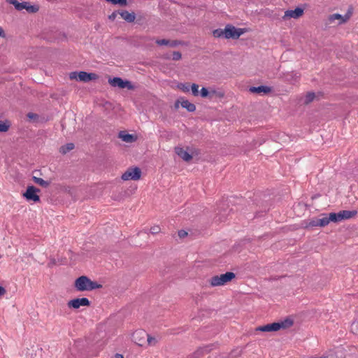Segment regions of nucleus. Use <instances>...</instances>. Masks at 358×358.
<instances>
[{
  "instance_id": "1",
  "label": "nucleus",
  "mask_w": 358,
  "mask_h": 358,
  "mask_svg": "<svg viewBox=\"0 0 358 358\" xmlns=\"http://www.w3.org/2000/svg\"><path fill=\"white\" fill-rule=\"evenodd\" d=\"M74 286L79 292L91 291L102 287L101 285L96 282L92 281L85 275H82L78 278L75 281Z\"/></svg>"
},
{
  "instance_id": "2",
  "label": "nucleus",
  "mask_w": 358,
  "mask_h": 358,
  "mask_svg": "<svg viewBox=\"0 0 358 358\" xmlns=\"http://www.w3.org/2000/svg\"><path fill=\"white\" fill-rule=\"evenodd\" d=\"M293 324V322L290 319H286L283 321H280L278 322H273L271 324H267L264 326H260L257 328V331L270 332V331H277L280 329H286L291 327Z\"/></svg>"
},
{
  "instance_id": "3",
  "label": "nucleus",
  "mask_w": 358,
  "mask_h": 358,
  "mask_svg": "<svg viewBox=\"0 0 358 358\" xmlns=\"http://www.w3.org/2000/svg\"><path fill=\"white\" fill-rule=\"evenodd\" d=\"M235 274L233 272H227L226 273L220 275L213 276L209 282L212 287L222 286L226 283L230 282L235 278Z\"/></svg>"
},
{
  "instance_id": "4",
  "label": "nucleus",
  "mask_w": 358,
  "mask_h": 358,
  "mask_svg": "<svg viewBox=\"0 0 358 358\" xmlns=\"http://www.w3.org/2000/svg\"><path fill=\"white\" fill-rule=\"evenodd\" d=\"M7 2L14 6L15 8L19 11L25 9L29 13H34L38 10V6L30 5L28 2H18L17 0H7Z\"/></svg>"
},
{
  "instance_id": "5",
  "label": "nucleus",
  "mask_w": 358,
  "mask_h": 358,
  "mask_svg": "<svg viewBox=\"0 0 358 358\" xmlns=\"http://www.w3.org/2000/svg\"><path fill=\"white\" fill-rule=\"evenodd\" d=\"M244 33V29L236 28L231 24H227L224 28L225 38L227 39H238Z\"/></svg>"
},
{
  "instance_id": "6",
  "label": "nucleus",
  "mask_w": 358,
  "mask_h": 358,
  "mask_svg": "<svg viewBox=\"0 0 358 358\" xmlns=\"http://www.w3.org/2000/svg\"><path fill=\"white\" fill-rule=\"evenodd\" d=\"M97 75L93 73H87L85 71H80L77 72H71L69 74V78L71 80H77L83 82H88L92 80H95L97 78Z\"/></svg>"
},
{
  "instance_id": "7",
  "label": "nucleus",
  "mask_w": 358,
  "mask_h": 358,
  "mask_svg": "<svg viewBox=\"0 0 358 358\" xmlns=\"http://www.w3.org/2000/svg\"><path fill=\"white\" fill-rule=\"evenodd\" d=\"M141 176V171L139 168H129L122 175V179L123 180H137L140 179Z\"/></svg>"
},
{
  "instance_id": "8",
  "label": "nucleus",
  "mask_w": 358,
  "mask_h": 358,
  "mask_svg": "<svg viewBox=\"0 0 358 358\" xmlns=\"http://www.w3.org/2000/svg\"><path fill=\"white\" fill-rule=\"evenodd\" d=\"M148 334L142 329L136 330L132 335L133 341L139 346H143L145 343Z\"/></svg>"
},
{
  "instance_id": "9",
  "label": "nucleus",
  "mask_w": 358,
  "mask_h": 358,
  "mask_svg": "<svg viewBox=\"0 0 358 358\" xmlns=\"http://www.w3.org/2000/svg\"><path fill=\"white\" fill-rule=\"evenodd\" d=\"M110 85L113 87H118L120 89L128 88L131 89L132 86L131 83L128 80H123L121 78L115 77L110 78L108 80Z\"/></svg>"
},
{
  "instance_id": "10",
  "label": "nucleus",
  "mask_w": 358,
  "mask_h": 358,
  "mask_svg": "<svg viewBox=\"0 0 358 358\" xmlns=\"http://www.w3.org/2000/svg\"><path fill=\"white\" fill-rule=\"evenodd\" d=\"M39 192V189L36 188L34 186H29L26 190V192L23 194V196L28 201H33L34 202H37L40 201V197L37 195V192Z\"/></svg>"
},
{
  "instance_id": "11",
  "label": "nucleus",
  "mask_w": 358,
  "mask_h": 358,
  "mask_svg": "<svg viewBox=\"0 0 358 358\" xmlns=\"http://www.w3.org/2000/svg\"><path fill=\"white\" fill-rule=\"evenodd\" d=\"M67 305L69 308L78 309L80 306H89L90 305V302L87 298H77L70 300Z\"/></svg>"
},
{
  "instance_id": "12",
  "label": "nucleus",
  "mask_w": 358,
  "mask_h": 358,
  "mask_svg": "<svg viewBox=\"0 0 358 358\" xmlns=\"http://www.w3.org/2000/svg\"><path fill=\"white\" fill-rule=\"evenodd\" d=\"M303 14V9L299 7L296 8L294 10H287L285 12L283 19L294 18L297 19Z\"/></svg>"
},
{
  "instance_id": "13",
  "label": "nucleus",
  "mask_w": 358,
  "mask_h": 358,
  "mask_svg": "<svg viewBox=\"0 0 358 358\" xmlns=\"http://www.w3.org/2000/svg\"><path fill=\"white\" fill-rule=\"evenodd\" d=\"M350 17V13H347L345 15H341L338 13H335L333 15H329V21L330 23L334 22L336 20H339L340 22H338L339 24L345 23L347 22Z\"/></svg>"
},
{
  "instance_id": "14",
  "label": "nucleus",
  "mask_w": 358,
  "mask_h": 358,
  "mask_svg": "<svg viewBox=\"0 0 358 358\" xmlns=\"http://www.w3.org/2000/svg\"><path fill=\"white\" fill-rule=\"evenodd\" d=\"M212 346H213V345L199 348L194 353L189 355L188 356V358H199L201 355H203L204 353L209 352L212 350Z\"/></svg>"
},
{
  "instance_id": "15",
  "label": "nucleus",
  "mask_w": 358,
  "mask_h": 358,
  "mask_svg": "<svg viewBox=\"0 0 358 358\" xmlns=\"http://www.w3.org/2000/svg\"><path fill=\"white\" fill-rule=\"evenodd\" d=\"M212 346H213V345L199 348L194 353L189 355L188 356V358H199L201 355H203L204 353L209 352L212 350Z\"/></svg>"
},
{
  "instance_id": "16",
  "label": "nucleus",
  "mask_w": 358,
  "mask_h": 358,
  "mask_svg": "<svg viewBox=\"0 0 358 358\" xmlns=\"http://www.w3.org/2000/svg\"><path fill=\"white\" fill-rule=\"evenodd\" d=\"M175 152L185 162H189L192 159V156L182 148L176 147Z\"/></svg>"
},
{
  "instance_id": "17",
  "label": "nucleus",
  "mask_w": 358,
  "mask_h": 358,
  "mask_svg": "<svg viewBox=\"0 0 358 358\" xmlns=\"http://www.w3.org/2000/svg\"><path fill=\"white\" fill-rule=\"evenodd\" d=\"M271 91V88L267 86L261 85L258 87H251L250 88V92L253 93H264L267 94L269 93Z\"/></svg>"
},
{
  "instance_id": "18",
  "label": "nucleus",
  "mask_w": 358,
  "mask_h": 358,
  "mask_svg": "<svg viewBox=\"0 0 358 358\" xmlns=\"http://www.w3.org/2000/svg\"><path fill=\"white\" fill-rule=\"evenodd\" d=\"M182 108H186L189 112H194L196 110V106L194 103H190L188 100L181 99L178 100Z\"/></svg>"
},
{
  "instance_id": "19",
  "label": "nucleus",
  "mask_w": 358,
  "mask_h": 358,
  "mask_svg": "<svg viewBox=\"0 0 358 358\" xmlns=\"http://www.w3.org/2000/svg\"><path fill=\"white\" fill-rule=\"evenodd\" d=\"M122 19L128 22H132L135 20V15L134 13H129L127 10H122L118 13Z\"/></svg>"
},
{
  "instance_id": "20",
  "label": "nucleus",
  "mask_w": 358,
  "mask_h": 358,
  "mask_svg": "<svg viewBox=\"0 0 358 358\" xmlns=\"http://www.w3.org/2000/svg\"><path fill=\"white\" fill-rule=\"evenodd\" d=\"M199 93L201 96L203 98L208 97L209 99H212L216 94V91L214 90L209 91L207 88L202 87Z\"/></svg>"
},
{
  "instance_id": "21",
  "label": "nucleus",
  "mask_w": 358,
  "mask_h": 358,
  "mask_svg": "<svg viewBox=\"0 0 358 358\" xmlns=\"http://www.w3.org/2000/svg\"><path fill=\"white\" fill-rule=\"evenodd\" d=\"M119 137L124 142L132 143L135 141L136 137L131 134H126L124 131H120Z\"/></svg>"
},
{
  "instance_id": "22",
  "label": "nucleus",
  "mask_w": 358,
  "mask_h": 358,
  "mask_svg": "<svg viewBox=\"0 0 358 358\" xmlns=\"http://www.w3.org/2000/svg\"><path fill=\"white\" fill-rule=\"evenodd\" d=\"M339 213L341 215V220L350 219L357 214V211L355 210H342Z\"/></svg>"
},
{
  "instance_id": "23",
  "label": "nucleus",
  "mask_w": 358,
  "mask_h": 358,
  "mask_svg": "<svg viewBox=\"0 0 358 358\" xmlns=\"http://www.w3.org/2000/svg\"><path fill=\"white\" fill-rule=\"evenodd\" d=\"M330 222L329 220H328V217L325 216L322 218H320L316 221H313L312 222L313 226H320V227H325Z\"/></svg>"
},
{
  "instance_id": "24",
  "label": "nucleus",
  "mask_w": 358,
  "mask_h": 358,
  "mask_svg": "<svg viewBox=\"0 0 358 358\" xmlns=\"http://www.w3.org/2000/svg\"><path fill=\"white\" fill-rule=\"evenodd\" d=\"M32 180L35 183H36L37 185H38L43 187H47L50 184L49 182L44 180L43 179H42L41 178L36 177V176H33Z\"/></svg>"
},
{
  "instance_id": "25",
  "label": "nucleus",
  "mask_w": 358,
  "mask_h": 358,
  "mask_svg": "<svg viewBox=\"0 0 358 358\" xmlns=\"http://www.w3.org/2000/svg\"><path fill=\"white\" fill-rule=\"evenodd\" d=\"M328 220H329L330 222H338L341 220L340 213H331L328 216Z\"/></svg>"
},
{
  "instance_id": "26",
  "label": "nucleus",
  "mask_w": 358,
  "mask_h": 358,
  "mask_svg": "<svg viewBox=\"0 0 358 358\" xmlns=\"http://www.w3.org/2000/svg\"><path fill=\"white\" fill-rule=\"evenodd\" d=\"M74 148V144L73 143H67L65 145H63L60 148L59 152L62 154H66L68 152L71 151Z\"/></svg>"
},
{
  "instance_id": "27",
  "label": "nucleus",
  "mask_w": 358,
  "mask_h": 358,
  "mask_svg": "<svg viewBox=\"0 0 358 358\" xmlns=\"http://www.w3.org/2000/svg\"><path fill=\"white\" fill-rule=\"evenodd\" d=\"M213 35L215 38H225V34H224V29H217L213 30Z\"/></svg>"
},
{
  "instance_id": "28",
  "label": "nucleus",
  "mask_w": 358,
  "mask_h": 358,
  "mask_svg": "<svg viewBox=\"0 0 358 358\" xmlns=\"http://www.w3.org/2000/svg\"><path fill=\"white\" fill-rule=\"evenodd\" d=\"M157 44L159 45H171V46H175L176 43L173 42L171 43L169 40L166 39H158L156 41Z\"/></svg>"
},
{
  "instance_id": "29",
  "label": "nucleus",
  "mask_w": 358,
  "mask_h": 358,
  "mask_svg": "<svg viewBox=\"0 0 358 358\" xmlns=\"http://www.w3.org/2000/svg\"><path fill=\"white\" fill-rule=\"evenodd\" d=\"M145 343H147L149 345H155L157 343V340L155 337H152L148 334Z\"/></svg>"
},
{
  "instance_id": "30",
  "label": "nucleus",
  "mask_w": 358,
  "mask_h": 358,
  "mask_svg": "<svg viewBox=\"0 0 358 358\" xmlns=\"http://www.w3.org/2000/svg\"><path fill=\"white\" fill-rule=\"evenodd\" d=\"M315 94L313 92H309L307 94V95L305 97V100H304V102L306 103H308L310 102H311L312 101H313L314 98H315Z\"/></svg>"
},
{
  "instance_id": "31",
  "label": "nucleus",
  "mask_w": 358,
  "mask_h": 358,
  "mask_svg": "<svg viewBox=\"0 0 358 358\" xmlns=\"http://www.w3.org/2000/svg\"><path fill=\"white\" fill-rule=\"evenodd\" d=\"M191 90H192V93L194 96H198L199 94V85L197 84H192L191 85Z\"/></svg>"
},
{
  "instance_id": "32",
  "label": "nucleus",
  "mask_w": 358,
  "mask_h": 358,
  "mask_svg": "<svg viewBox=\"0 0 358 358\" xmlns=\"http://www.w3.org/2000/svg\"><path fill=\"white\" fill-rule=\"evenodd\" d=\"M178 88L184 92H188L189 91V85L185 83H180L178 85Z\"/></svg>"
},
{
  "instance_id": "33",
  "label": "nucleus",
  "mask_w": 358,
  "mask_h": 358,
  "mask_svg": "<svg viewBox=\"0 0 358 358\" xmlns=\"http://www.w3.org/2000/svg\"><path fill=\"white\" fill-rule=\"evenodd\" d=\"M108 2H111L113 4H120L121 6H125L127 4V0H106Z\"/></svg>"
},
{
  "instance_id": "34",
  "label": "nucleus",
  "mask_w": 358,
  "mask_h": 358,
  "mask_svg": "<svg viewBox=\"0 0 358 358\" xmlns=\"http://www.w3.org/2000/svg\"><path fill=\"white\" fill-rule=\"evenodd\" d=\"M9 125L6 122L0 121V132H5L8 130Z\"/></svg>"
},
{
  "instance_id": "35",
  "label": "nucleus",
  "mask_w": 358,
  "mask_h": 358,
  "mask_svg": "<svg viewBox=\"0 0 358 358\" xmlns=\"http://www.w3.org/2000/svg\"><path fill=\"white\" fill-rule=\"evenodd\" d=\"M150 231L152 234H157L160 232L161 229L159 226H153L150 228Z\"/></svg>"
},
{
  "instance_id": "36",
  "label": "nucleus",
  "mask_w": 358,
  "mask_h": 358,
  "mask_svg": "<svg viewBox=\"0 0 358 358\" xmlns=\"http://www.w3.org/2000/svg\"><path fill=\"white\" fill-rule=\"evenodd\" d=\"M172 59L175 61L179 60L181 58V53L180 52H173Z\"/></svg>"
},
{
  "instance_id": "37",
  "label": "nucleus",
  "mask_w": 358,
  "mask_h": 358,
  "mask_svg": "<svg viewBox=\"0 0 358 358\" xmlns=\"http://www.w3.org/2000/svg\"><path fill=\"white\" fill-rule=\"evenodd\" d=\"M178 236H180V238H185V236H187V232L185 231V230H180L178 231Z\"/></svg>"
},
{
  "instance_id": "38",
  "label": "nucleus",
  "mask_w": 358,
  "mask_h": 358,
  "mask_svg": "<svg viewBox=\"0 0 358 358\" xmlns=\"http://www.w3.org/2000/svg\"><path fill=\"white\" fill-rule=\"evenodd\" d=\"M37 117H38V116H37V115H36V114H35V113H29L27 114V117H28L29 119H30V120H34V119H36Z\"/></svg>"
},
{
  "instance_id": "39",
  "label": "nucleus",
  "mask_w": 358,
  "mask_h": 358,
  "mask_svg": "<svg viewBox=\"0 0 358 358\" xmlns=\"http://www.w3.org/2000/svg\"><path fill=\"white\" fill-rule=\"evenodd\" d=\"M5 293L6 289L2 286H0V296L3 295Z\"/></svg>"
},
{
  "instance_id": "40",
  "label": "nucleus",
  "mask_w": 358,
  "mask_h": 358,
  "mask_svg": "<svg viewBox=\"0 0 358 358\" xmlns=\"http://www.w3.org/2000/svg\"><path fill=\"white\" fill-rule=\"evenodd\" d=\"M116 15H117V13L115 12L113 13L110 16H109V18L110 20H115V18L116 17Z\"/></svg>"
},
{
  "instance_id": "41",
  "label": "nucleus",
  "mask_w": 358,
  "mask_h": 358,
  "mask_svg": "<svg viewBox=\"0 0 358 358\" xmlns=\"http://www.w3.org/2000/svg\"><path fill=\"white\" fill-rule=\"evenodd\" d=\"M113 358H124V357H123L122 355L117 353L114 355Z\"/></svg>"
},
{
  "instance_id": "42",
  "label": "nucleus",
  "mask_w": 358,
  "mask_h": 358,
  "mask_svg": "<svg viewBox=\"0 0 358 358\" xmlns=\"http://www.w3.org/2000/svg\"><path fill=\"white\" fill-rule=\"evenodd\" d=\"M3 33V31L2 29V28L0 27V36H1V34Z\"/></svg>"
},
{
  "instance_id": "43",
  "label": "nucleus",
  "mask_w": 358,
  "mask_h": 358,
  "mask_svg": "<svg viewBox=\"0 0 358 358\" xmlns=\"http://www.w3.org/2000/svg\"><path fill=\"white\" fill-rule=\"evenodd\" d=\"M357 324H357V323H353V324H352V328H353L355 326V327H357Z\"/></svg>"
},
{
  "instance_id": "44",
  "label": "nucleus",
  "mask_w": 358,
  "mask_h": 358,
  "mask_svg": "<svg viewBox=\"0 0 358 358\" xmlns=\"http://www.w3.org/2000/svg\"><path fill=\"white\" fill-rule=\"evenodd\" d=\"M69 358H72V357H69Z\"/></svg>"
}]
</instances>
